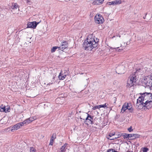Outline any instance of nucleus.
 Listing matches in <instances>:
<instances>
[{"instance_id": "2f4dec72", "label": "nucleus", "mask_w": 152, "mask_h": 152, "mask_svg": "<svg viewBox=\"0 0 152 152\" xmlns=\"http://www.w3.org/2000/svg\"><path fill=\"white\" fill-rule=\"evenodd\" d=\"M84 114L85 115H87V117L85 119L86 121L87 120H88V118H89V114H88L87 113H84Z\"/></svg>"}, {"instance_id": "9d476101", "label": "nucleus", "mask_w": 152, "mask_h": 152, "mask_svg": "<svg viewBox=\"0 0 152 152\" xmlns=\"http://www.w3.org/2000/svg\"><path fill=\"white\" fill-rule=\"evenodd\" d=\"M23 126L22 122L17 124L14 125L11 128V131L13 132L14 130H17Z\"/></svg>"}, {"instance_id": "9b49d317", "label": "nucleus", "mask_w": 152, "mask_h": 152, "mask_svg": "<svg viewBox=\"0 0 152 152\" xmlns=\"http://www.w3.org/2000/svg\"><path fill=\"white\" fill-rule=\"evenodd\" d=\"M68 46V43L66 41H64L61 43L60 47H58V48L61 50H63L65 48H66Z\"/></svg>"}, {"instance_id": "6e6552de", "label": "nucleus", "mask_w": 152, "mask_h": 152, "mask_svg": "<svg viewBox=\"0 0 152 152\" xmlns=\"http://www.w3.org/2000/svg\"><path fill=\"white\" fill-rule=\"evenodd\" d=\"M37 119V118L36 116L31 117L26 119L23 121L22 122V123L23 125L24 124L27 125Z\"/></svg>"}, {"instance_id": "39448f33", "label": "nucleus", "mask_w": 152, "mask_h": 152, "mask_svg": "<svg viewBox=\"0 0 152 152\" xmlns=\"http://www.w3.org/2000/svg\"><path fill=\"white\" fill-rule=\"evenodd\" d=\"M94 19L95 22L98 24L102 23L104 21L103 17L100 14H97L95 16Z\"/></svg>"}, {"instance_id": "cd10ccee", "label": "nucleus", "mask_w": 152, "mask_h": 152, "mask_svg": "<svg viewBox=\"0 0 152 152\" xmlns=\"http://www.w3.org/2000/svg\"><path fill=\"white\" fill-rule=\"evenodd\" d=\"M148 150V149L147 148H142L143 152H147Z\"/></svg>"}, {"instance_id": "7c9ffc66", "label": "nucleus", "mask_w": 152, "mask_h": 152, "mask_svg": "<svg viewBox=\"0 0 152 152\" xmlns=\"http://www.w3.org/2000/svg\"><path fill=\"white\" fill-rule=\"evenodd\" d=\"M134 139H135V138L139 137L140 135L138 134H134Z\"/></svg>"}, {"instance_id": "4c0bfd02", "label": "nucleus", "mask_w": 152, "mask_h": 152, "mask_svg": "<svg viewBox=\"0 0 152 152\" xmlns=\"http://www.w3.org/2000/svg\"><path fill=\"white\" fill-rule=\"evenodd\" d=\"M119 37H121V36L120 35H119Z\"/></svg>"}, {"instance_id": "473e14b6", "label": "nucleus", "mask_w": 152, "mask_h": 152, "mask_svg": "<svg viewBox=\"0 0 152 152\" xmlns=\"http://www.w3.org/2000/svg\"><path fill=\"white\" fill-rule=\"evenodd\" d=\"M97 109H99V105H97V106L94 107L93 108V110H95Z\"/></svg>"}, {"instance_id": "f3484780", "label": "nucleus", "mask_w": 152, "mask_h": 152, "mask_svg": "<svg viewBox=\"0 0 152 152\" xmlns=\"http://www.w3.org/2000/svg\"><path fill=\"white\" fill-rule=\"evenodd\" d=\"M104 1V0H95L93 3V4L94 5H99L102 4Z\"/></svg>"}, {"instance_id": "20e7f679", "label": "nucleus", "mask_w": 152, "mask_h": 152, "mask_svg": "<svg viewBox=\"0 0 152 152\" xmlns=\"http://www.w3.org/2000/svg\"><path fill=\"white\" fill-rule=\"evenodd\" d=\"M124 45H122L121 44L119 45H115V47H111L110 48L112 49H115L116 51L120 52H121L123 49H124L126 47V46L125 45V43H124Z\"/></svg>"}, {"instance_id": "1a4fd4ad", "label": "nucleus", "mask_w": 152, "mask_h": 152, "mask_svg": "<svg viewBox=\"0 0 152 152\" xmlns=\"http://www.w3.org/2000/svg\"><path fill=\"white\" fill-rule=\"evenodd\" d=\"M39 23H37L36 22H29L27 24V28H35Z\"/></svg>"}, {"instance_id": "423d86ee", "label": "nucleus", "mask_w": 152, "mask_h": 152, "mask_svg": "<svg viewBox=\"0 0 152 152\" xmlns=\"http://www.w3.org/2000/svg\"><path fill=\"white\" fill-rule=\"evenodd\" d=\"M146 83L145 82L146 86H148L151 90H152V74L148 77Z\"/></svg>"}, {"instance_id": "393cba45", "label": "nucleus", "mask_w": 152, "mask_h": 152, "mask_svg": "<svg viewBox=\"0 0 152 152\" xmlns=\"http://www.w3.org/2000/svg\"><path fill=\"white\" fill-rule=\"evenodd\" d=\"M134 134H129V139L130 140H134Z\"/></svg>"}, {"instance_id": "f704fd0d", "label": "nucleus", "mask_w": 152, "mask_h": 152, "mask_svg": "<svg viewBox=\"0 0 152 152\" xmlns=\"http://www.w3.org/2000/svg\"><path fill=\"white\" fill-rule=\"evenodd\" d=\"M117 83H118V81L116 80L114 81L113 82V83L114 85H115L117 84Z\"/></svg>"}, {"instance_id": "2eb2a0df", "label": "nucleus", "mask_w": 152, "mask_h": 152, "mask_svg": "<svg viewBox=\"0 0 152 152\" xmlns=\"http://www.w3.org/2000/svg\"><path fill=\"white\" fill-rule=\"evenodd\" d=\"M126 105L127 106V109L129 110L130 112L131 113L133 112V109L132 108V104L130 103H126Z\"/></svg>"}, {"instance_id": "ddd939ff", "label": "nucleus", "mask_w": 152, "mask_h": 152, "mask_svg": "<svg viewBox=\"0 0 152 152\" xmlns=\"http://www.w3.org/2000/svg\"><path fill=\"white\" fill-rule=\"evenodd\" d=\"M121 0H115L113 1L109 2L107 3L109 5H116L117 4H119L121 3Z\"/></svg>"}, {"instance_id": "bb28decb", "label": "nucleus", "mask_w": 152, "mask_h": 152, "mask_svg": "<svg viewBox=\"0 0 152 152\" xmlns=\"http://www.w3.org/2000/svg\"><path fill=\"white\" fill-rule=\"evenodd\" d=\"M107 152H118V151H115L114 149H108L107 151Z\"/></svg>"}, {"instance_id": "a878e982", "label": "nucleus", "mask_w": 152, "mask_h": 152, "mask_svg": "<svg viewBox=\"0 0 152 152\" xmlns=\"http://www.w3.org/2000/svg\"><path fill=\"white\" fill-rule=\"evenodd\" d=\"M107 104L106 103H105V104H102V105H99V108L101 107H103L104 108L107 106Z\"/></svg>"}, {"instance_id": "e433bc0d", "label": "nucleus", "mask_w": 152, "mask_h": 152, "mask_svg": "<svg viewBox=\"0 0 152 152\" xmlns=\"http://www.w3.org/2000/svg\"><path fill=\"white\" fill-rule=\"evenodd\" d=\"M29 2V0H27V3H28V2Z\"/></svg>"}, {"instance_id": "a211bd4d", "label": "nucleus", "mask_w": 152, "mask_h": 152, "mask_svg": "<svg viewBox=\"0 0 152 152\" xmlns=\"http://www.w3.org/2000/svg\"><path fill=\"white\" fill-rule=\"evenodd\" d=\"M58 78L60 80H64L66 77V75H63L62 74L61 72L58 75Z\"/></svg>"}, {"instance_id": "f03ea898", "label": "nucleus", "mask_w": 152, "mask_h": 152, "mask_svg": "<svg viewBox=\"0 0 152 152\" xmlns=\"http://www.w3.org/2000/svg\"><path fill=\"white\" fill-rule=\"evenodd\" d=\"M98 41V40L97 42L95 41L92 35H89L83 43V47L85 50L91 51L97 46Z\"/></svg>"}, {"instance_id": "aec40b11", "label": "nucleus", "mask_w": 152, "mask_h": 152, "mask_svg": "<svg viewBox=\"0 0 152 152\" xmlns=\"http://www.w3.org/2000/svg\"><path fill=\"white\" fill-rule=\"evenodd\" d=\"M57 70H56L53 69L52 71V74H53V79H54L55 76H56Z\"/></svg>"}, {"instance_id": "4be33fe9", "label": "nucleus", "mask_w": 152, "mask_h": 152, "mask_svg": "<svg viewBox=\"0 0 152 152\" xmlns=\"http://www.w3.org/2000/svg\"><path fill=\"white\" fill-rule=\"evenodd\" d=\"M122 136L124 138H129V134H126V133H124V134L123 135L122 134Z\"/></svg>"}, {"instance_id": "7ed1b4c3", "label": "nucleus", "mask_w": 152, "mask_h": 152, "mask_svg": "<svg viewBox=\"0 0 152 152\" xmlns=\"http://www.w3.org/2000/svg\"><path fill=\"white\" fill-rule=\"evenodd\" d=\"M140 69V68L137 69L136 71L134 72L135 74H133L130 75V80L128 81V83L129 84V86L130 87L134 86V83L136 82L137 77L135 74H137L138 72H139Z\"/></svg>"}, {"instance_id": "c85d7f7f", "label": "nucleus", "mask_w": 152, "mask_h": 152, "mask_svg": "<svg viewBox=\"0 0 152 152\" xmlns=\"http://www.w3.org/2000/svg\"><path fill=\"white\" fill-rule=\"evenodd\" d=\"M30 152H36V150L33 147H31L30 148Z\"/></svg>"}, {"instance_id": "c756f323", "label": "nucleus", "mask_w": 152, "mask_h": 152, "mask_svg": "<svg viewBox=\"0 0 152 152\" xmlns=\"http://www.w3.org/2000/svg\"><path fill=\"white\" fill-rule=\"evenodd\" d=\"M10 107H7L6 109V110L5 112L7 113L10 112Z\"/></svg>"}, {"instance_id": "5701e85b", "label": "nucleus", "mask_w": 152, "mask_h": 152, "mask_svg": "<svg viewBox=\"0 0 152 152\" xmlns=\"http://www.w3.org/2000/svg\"><path fill=\"white\" fill-rule=\"evenodd\" d=\"M93 119V118L91 116V115H89V118H88V120L90 122H88L89 123H90V124H92V120Z\"/></svg>"}, {"instance_id": "dca6fc26", "label": "nucleus", "mask_w": 152, "mask_h": 152, "mask_svg": "<svg viewBox=\"0 0 152 152\" xmlns=\"http://www.w3.org/2000/svg\"><path fill=\"white\" fill-rule=\"evenodd\" d=\"M56 134L55 133H53L52 134V136L51 137L50 139L49 145H52L53 143V142L54 139L56 138Z\"/></svg>"}, {"instance_id": "b1692460", "label": "nucleus", "mask_w": 152, "mask_h": 152, "mask_svg": "<svg viewBox=\"0 0 152 152\" xmlns=\"http://www.w3.org/2000/svg\"><path fill=\"white\" fill-rule=\"evenodd\" d=\"M57 48H58V47L55 46L53 47V48L51 49V52L52 53H53L55 52L56 49Z\"/></svg>"}, {"instance_id": "0eeeda50", "label": "nucleus", "mask_w": 152, "mask_h": 152, "mask_svg": "<svg viewBox=\"0 0 152 152\" xmlns=\"http://www.w3.org/2000/svg\"><path fill=\"white\" fill-rule=\"evenodd\" d=\"M11 7L12 9L11 11L13 12L14 14H15L17 10L18 11L19 10V6L16 3H12Z\"/></svg>"}, {"instance_id": "412c9836", "label": "nucleus", "mask_w": 152, "mask_h": 152, "mask_svg": "<svg viewBox=\"0 0 152 152\" xmlns=\"http://www.w3.org/2000/svg\"><path fill=\"white\" fill-rule=\"evenodd\" d=\"M6 108L5 106L2 105L0 106V111L1 112H4L5 111Z\"/></svg>"}, {"instance_id": "72a5a7b5", "label": "nucleus", "mask_w": 152, "mask_h": 152, "mask_svg": "<svg viewBox=\"0 0 152 152\" xmlns=\"http://www.w3.org/2000/svg\"><path fill=\"white\" fill-rule=\"evenodd\" d=\"M132 126H130L129 128L128 129V130L129 132H131L133 130L132 129Z\"/></svg>"}, {"instance_id": "6ab92c4d", "label": "nucleus", "mask_w": 152, "mask_h": 152, "mask_svg": "<svg viewBox=\"0 0 152 152\" xmlns=\"http://www.w3.org/2000/svg\"><path fill=\"white\" fill-rule=\"evenodd\" d=\"M127 109V106L126 105V103H125V104L123 105L122 106V107L121 109V112H122V113H123Z\"/></svg>"}, {"instance_id": "f257e3e1", "label": "nucleus", "mask_w": 152, "mask_h": 152, "mask_svg": "<svg viewBox=\"0 0 152 152\" xmlns=\"http://www.w3.org/2000/svg\"><path fill=\"white\" fill-rule=\"evenodd\" d=\"M140 94L141 96L137 99L136 103L137 108L140 109L143 107L146 106L147 109H149L152 107V94L145 92Z\"/></svg>"}, {"instance_id": "f8f14e48", "label": "nucleus", "mask_w": 152, "mask_h": 152, "mask_svg": "<svg viewBox=\"0 0 152 152\" xmlns=\"http://www.w3.org/2000/svg\"><path fill=\"white\" fill-rule=\"evenodd\" d=\"M124 67V66H118L117 69L118 73L119 74H122L124 73L125 72Z\"/></svg>"}, {"instance_id": "c9c22d12", "label": "nucleus", "mask_w": 152, "mask_h": 152, "mask_svg": "<svg viewBox=\"0 0 152 152\" xmlns=\"http://www.w3.org/2000/svg\"><path fill=\"white\" fill-rule=\"evenodd\" d=\"M80 119H83L84 120V119L82 118L81 117V116H80Z\"/></svg>"}, {"instance_id": "4468645a", "label": "nucleus", "mask_w": 152, "mask_h": 152, "mask_svg": "<svg viewBox=\"0 0 152 152\" xmlns=\"http://www.w3.org/2000/svg\"><path fill=\"white\" fill-rule=\"evenodd\" d=\"M117 137L115 136V133H110L109 134L107 135V138L111 140H114L117 138V137Z\"/></svg>"}]
</instances>
